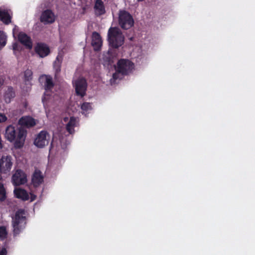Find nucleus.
Segmentation results:
<instances>
[{"label": "nucleus", "instance_id": "nucleus-1", "mask_svg": "<svg viewBox=\"0 0 255 255\" xmlns=\"http://www.w3.org/2000/svg\"><path fill=\"white\" fill-rule=\"evenodd\" d=\"M26 131L22 128H15L12 125L8 126L5 130V138L9 142H14L16 148L22 147L24 144Z\"/></svg>", "mask_w": 255, "mask_h": 255}, {"label": "nucleus", "instance_id": "nucleus-2", "mask_svg": "<svg viewBox=\"0 0 255 255\" xmlns=\"http://www.w3.org/2000/svg\"><path fill=\"white\" fill-rule=\"evenodd\" d=\"M133 68V63L129 60L121 59L118 63L116 72L113 75L111 83L113 84L116 80L122 79V76L127 75Z\"/></svg>", "mask_w": 255, "mask_h": 255}, {"label": "nucleus", "instance_id": "nucleus-3", "mask_svg": "<svg viewBox=\"0 0 255 255\" xmlns=\"http://www.w3.org/2000/svg\"><path fill=\"white\" fill-rule=\"evenodd\" d=\"M108 36L110 45L114 48H118L124 44L125 37L119 28L111 27Z\"/></svg>", "mask_w": 255, "mask_h": 255}, {"label": "nucleus", "instance_id": "nucleus-4", "mask_svg": "<svg viewBox=\"0 0 255 255\" xmlns=\"http://www.w3.org/2000/svg\"><path fill=\"white\" fill-rule=\"evenodd\" d=\"M26 218L23 210L17 211L14 217L12 218V225L14 236L18 235L25 226Z\"/></svg>", "mask_w": 255, "mask_h": 255}, {"label": "nucleus", "instance_id": "nucleus-5", "mask_svg": "<svg viewBox=\"0 0 255 255\" xmlns=\"http://www.w3.org/2000/svg\"><path fill=\"white\" fill-rule=\"evenodd\" d=\"M119 23L123 29H128L133 25L134 20L128 12L121 10L119 13Z\"/></svg>", "mask_w": 255, "mask_h": 255}, {"label": "nucleus", "instance_id": "nucleus-6", "mask_svg": "<svg viewBox=\"0 0 255 255\" xmlns=\"http://www.w3.org/2000/svg\"><path fill=\"white\" fill-rule=\"evenodd\" d=\"M77 95L81 97L84 96L87 90V84L86 80L80 77L73 81Z\"/></svg>", "mask_w": 255, "mask_h": 255}, {"label": "nucleus", "instance_id": "nucleus-7", "mask_svg": "<svg viewBox=\"0 0 255 255\" xmlns=\"http://www.w3.org/2000/svg\"><path fill=\"white\" fill-rule=\"evenodd\" d=\"M50 136L45 130L41 131L36 136L34 141V145L39 148H42L48 144Z\"/></svg>", "mask_w": 255, "mask_h": 255}, {"label": "nucleus", "instance_id": "nucleus-8", "mask_svg": "<svg viewBox=\"0 0 255 255\" xmlns=\"http://www.w3.org/2000/svg\"><path fill=\"white\" fill-rule=\"evenodd\" d=\"M13 184L15 186L24 184L27 181L26 176L20 169L17 170L12 177Z\"/></svg>", "mask_w": 255, "mask_h": 255}, {"label": "nucleus", "instance_id": "nucleus-9", "mask_svg": "<svg viewBox=\"0 0 255 255\" xmlns=\"http://www.w3.org/2000/svg\"><path fill=\"white\" fill-rule=\"evenodd\" d=\"M54 13L49 9L44 10L40 16V21L45 24L52 23L55 21Z\"/></svg>", "mask_w": 255, "mask_h": 255}, {"label": "nucleus", "instance_id": "nucleus-10", "mask_svg": "<svg viewBox=\"0 0 255 255\" xmlns=\"http://www.w3.org/2000/svg\"><path fill=\"white\" fill-rule=\"evenodd\" d=\"M18 124L22 127L30 128L35 125V120L31 117L26 116L21 118L18 121Z\"/></svg>", "mask_w": 255, "mask_h": 255}, {"label": "nucleus", "instance_id": "nucleus-11", "mask_svg": "<svg viewBox=\"0 0 255 255\" xmlns=\"http://www.w3.org/2000/svg\"><path fill=\"white\" fill-rule=\"evenodd\" d=\"M35 52L40 57H44L49 53V47L44 44L38 43L35 48Z\"/></svg>", "mask_w": 255, "mask_h": 255}, {"label": "nucleus", "instance_id": "nucleus-12", "mask_svg": "<svg viewBox=\"0 0 255 255\" xmlns=\"http://www.w3.org/2000/svg\"><path fill=\"white\" fill-rule=\"evenodd\" d=\"M92 45L95 51L99 50L102 44V40L100 35L97 32L92 34Z\"/></svg>", "mask_w": 255, "mask_h": 255}, {"label": "nucleus", "instance_id": "nucleus-13", "mask_svg": "<svg viewBox=\"0 0 255 255\" xmlns=\"http://www.w3.org/2000/svg\"><path fill=\"white\" fill-rule=\"evenodd\" d=\"M18 40L27 48L31 49L32 43L30 37L24 32H20L18 35Z\"/></svg>", "mask_w": 255, "mask_h": 255}, {"label": "nucleus", "instance_id": "nucleus-14", "mask_svg": "<svg viewBox=\"0 0 255 255\" xmlns=\"http://www.w3.org/2000/svg\"><path fill=\"white\" fill-rule=\"evenodd\" d=\"M43 182V176L41 172L39 170H35L32 177V183L34 187L39 186Z\"/></svg>", "mask_w": 255, "mask_h": 255}, {"label": "nucleus", "instance_id": "nucleus-15", "mask_svg": "<svg viewBox=\"0 0 255 255\" xmlns=\"http://www.w3.org/2000/svg\"><path fill=\"white\" fill-rule=\"evenodd\" d=\"M10 11L4 8L0 7V20L6 24L11 21Z\"/></svg>", "mask_w": 255, "mask_h": 255}, {"label": "nucleus", "instance_id": "nucleus-16", "mask_svg": "<svg viewBox=\"0 0 255 255\" xmlns=\"http://www.w3.org/2000/svg\"><path fill=\"white\" fill-rule=\"evenodd\" d=\"M94 10L95 14L97 16L103 15L105 13V6L102 0H96L94 5Z\"/></svg>", "mask_w": 255, "mask_h": 255}, {"label": "nucleus", "instance_id": "nucleus-17", "mask_svg": "<svg viewBox=\"0 0 255 255\" xmlns=\"http://www.w3.org/2000/svg\"><path fill=\"white\" fill-rule=\"evenodd\" d=\"M15 94L13 88L11 87L7 88L3 94V99L7 104L10 103L11 100L15 97Z\"/></svg>", "mask_w": 255, "mask_h": 255}, {"label": "nucleus", "instance_id": "nucleus-18", "mask_svg": "<svg viewBox=\"0 0 255 255\" xmlns=\"http://www.w3.org/2000/svg\"><path fill=\"white\" fill-rule=\"evenodd\" d=\"M14 194L16 198L24 201L27 200L29 198L28 193L25 190L20 188H15L14 190Z\"/></svg>", "mask_w": 255, "mask_h": 255}, {"label": "nucleus", "instance_id": "nucleus-19", "mask_svg": "<svg viewBox=\"0 0 255 255\" xmlns=\"http://www.w3.org/2000/svg\"><path fill=\"white\" fill-rule=\"evenodd\" d=\"M77 125V119L74 117H71L69 121L66 125V129L67 131L72 134L74 132V128Z\"/></svg>", "mask_w": 255, "mask_h": 255}, {"label": "nucleus", "instance_id": "nucleus-20", "mask_svg": "<svg viewBox=\"0 0 255 255\" xmlns=\"http://www.w3.org/2000/svg\"><path fill=\"white\" fill-rule=\"evenodd\" d=\"M43 77L45 80L44 84L45 89L46 92H48V91L50 90L54 86V84L52 81V78L50 76H44Z\"/></svg>", "mask_w": 255, "mask_h": 255}, {"label": "nucleus", "instance_id": "nucleus-21", "mask_svg": "<svg viewBox=\"0 0 255 255\" xmlns=\"http://www.w3.org/2000/svg\"><path fill=\"white\" fill-rule=\"evenodd\" d=\"M62 62V58L59 55L56 57L55 61L53 63V67L55 69L56 74H58L61 70V63Z\"/></svg>", "mask_w": 255, "mask_h": 255}, {"label": "nucleus", "instance_id": "nucleus-22", "mask_svg": "<svg viewBox=\"0 0 255 255\" xmlns=\"http://www.w3.org/2000/svg\"><path fill=\"white\" fill-rule=\"evenodd\" d=\"M60 145H56V149L59 150V147L60 146L62 149H65L67 145L69 144V142H67L66 139L64 137L60 138L59 139Z\"/></svg>", "mask_w": 255, "mask_h": 255}, {"label": "nucleus", "instance_id": "nucleus-23", "mask_svg": "<svg viewBox=\"0 0 255 255\" xmlns=\"http://www.w3.org/2000/svg\"><path fill=\"white\" fill-rule=\"evenodd\" d=\"M81 109L82 110V113L86 115V113L92 110L91 105L90 103H84L81 105Z\"/></svg>", "mask_w": 255, "mask_h": 255}, {"label": "nucleus", "instance_id": "nucleus-24", "mask_svg": "<svg viewBox=\"0 0 255 255\" xmlns=\"http://www.w3.org/2000/svg\"><path fill=\"white\" fill-rule=\"evenodd\" d=\"M6 191L2 183L0 182V201H3L6 199Z\"/></svg>", "mask_w": 255, "mask_h": 255}, {"label": "nucleus", "instance_id": "nucleus-25", "mask_svg": "<svg viewBox=\"0 0 255 255\" xmlns=\"http://www.w3.org/2000/svg\"><path fill=\"white\" fill-rule=\"evenodd\" d=\"M7 232L6 227L0 226V240H3L6 238Z\"/></svg>", "mask_w": 255, "mask_h": 255}, {"label": "nucleus", "instance_id": "nucleus-26", "mask_svg": "<svg viewBox=\"0 0 255 255\" xmlns=\"http://www.w3.org/2000/svg\"><path fill=\"white\" fill-rule=\"evenodd\" d=\"M6 36L3 32L0 31V49L6 44Z\"/></svg>", "mask_w": 255, "mask_h": 255}, {"label": "nucleus", "instance_id": "nucleus-27", "mask_svg": "<svg viewBox=\"0 0 255 255\" xmlns=\"http://www.w3.org/2000/svg\"><path fill=\"white\" fill-rule=\"evenodd\" d=\"M24 78L26 81H29L32 78V72L29 69H27L24 72Z\"/></svg>", "mask_w": 255, "mask_h": 255}, {"label": "nucleus", "instance_id": "nucleus-28", "mask_svg": "<svg viewBox=\"0 0 255 255\" xmlns=\"http://www.w3.org/2000/svg\"><path fill=\"white\" fill-rule=\"evenodd\" d=\"M49 98V97H48V95H46V94H45L44 97L42 98V102L46 111L48 107V103L50 101Z\"/></svg>", "mask_w": 255, "mask_h": 255}, {"label": "nucleus", "instance_id": "nucleus-29", "mask_svg": "<svg viewBox=\"0 0 255 255\" xmlns=\"http://www.w3.org/2000/svg\"><path fill=\"white\" fill-rule=\"evenodd\" d=\"M7 119V117L4 114L0 113V123L4 122Z\"/></svg>", "mask_w": 255, "mask_h": 255}, {"label": "nucleus", "instance_id": "nucleus-30", "mask_svg": "<svg viewBox=\"0 0 255 255\" xmlns=\"http://www.w3.org/2000/svg\"><path fill=\"white\" fill-rule=\"evenodd\" d=\"M18 113V111H12L11 113V114L9 115V117H10L11 118H14V119H16V118H14V116L15 115H16V114Z\"/></svg>", "mask_w": 255, "mask_h": 255}, {"label": "nucleus", "instance_id": "nucleus-31", "mask_svg": "<svg viewBox=\"0 0 255 255\" xmlns=\"http://www.w3.org/2000/svg\"><path fill=\"white\" fill-rule=\"evenodd\" d=\"M55 146V141L54 138H53L51 142V143L50 150L53 149L54 148Z\"/></svg>", "mask_w": 255, "mask_h": 255}, {"label": "nucleus", "instance_id": "nucleus-32", "mask_svg": "<svg viewBox=\"0 0 255 255\" xmlns=\"http://www.w3.org/2000/svg\"><path fill=\"white\" fill-rule=\"evenodd\" d=\"M0 255H6V250L5 249H2L0 252Z\"/></svg>", "mask_w": 255, "mask_h": 255}, {"label": "nucleus", "instance_id": "nucleus-33", "mask_svg": "<svg viewBox=\"0 0 255 255\" xmlns=\"http://www.w3.org/2000/svg\"><path fill=\"white\" fill-rule=\"evenodd\" d=\"M36 196L33 194L30 193V201H33L36 199Z\"/></svg>", "mask_w": 255, "mask_h": 255}, {"label": "nucleus", "instance_id": "nucleus-34", "mask_svg": "<svg viewBox=\"0 0 255 255\" xmlns=\"http://www.w3.org/2000/svg\"><path fill=\"white\" fill-rule=\"evenodd\" d=\"M4 84V79L2 77H0V87Z\"/></svg>", "mask_w": 255, "mask_h": 255}, {"label": "nucleus", "instance_id": "nucleus-35", "mask_svg": "<svg viewBox=\"0 0 255 255\" xmlns=\"http://www.w3.org/2000/svg\"><path fill=\"white\" fill-rule=\"evenodd\" d=\"M17 46H18V44L17 43H14L13 44V49L14 50H17L18 49V48H17Z\"/></svg>", "mask_w": 255, "mask_h": 255}, {"label": "nucleus", "instance_id": "nucleus-36", "mask_svg": "<svg viewBox=\"0 0 255 255\" xmlns=\"http://www.w3.org/2000/svg\"><path fill=\"white\" fill-rule=\"evenodd\" d=\"M16 28V26H15L14 28H13V35H14V31L15 30Z\"/></svg>", "mask_w": 255, "mask_h": 255}, {"label": "nucleus", "instance_id": "nucleus-37", "mask_svg": "<svg viewBox=\"0 0 255 255\" xmlns=\"http://www.w3.org/2000/svg\"><path fill=\"white\" fill-rule=\"evenodd\" d=\"M144 0H137V1L138 2H140V1H143Z\"/></svg>", "mask_w": 255, "mask_h": 255}, {"label": "nucleus", "instance_id": "nucleus-38", "mask_svg": "<svg viewBox=\"0 0 255 255\" xmlns=\"http://www.w3.org/2000/svg\"><path fill=\"white\" fill-rule=\"evenodd\" d=\"M68 120V118H64V121H65V122H66V120Z\"/></svg>", "mask_w": 255, "mask_h": 255}]
</instances>
